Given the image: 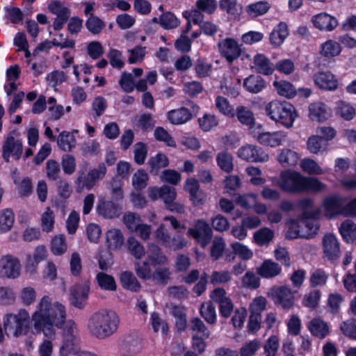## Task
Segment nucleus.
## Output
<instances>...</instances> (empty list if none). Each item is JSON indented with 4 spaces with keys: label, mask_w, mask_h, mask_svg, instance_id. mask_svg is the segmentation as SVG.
<instances>
[{
    "label": "nucleus",
    "mask_w": 356,
    "mask_h": 356,
    "mask_svg": "<svg viewBox=\"0 0 356 356\" xmlns=\"http://www.w3.org/2000/svg\"><path fill=\"white\" fill-rule=\"evenodd\" d=\"M66 318V307L48 295L38 300L31 315L35 333H42L49 339L56 338V328L63 326Z\"/></svg>",
    "instance_id": "obj_1"
},
{
    "label": "nucleus",
    "mask_w": 356,
    "mask_h": 356,
    "mask_svg": "<svg viewBox=\"0 0 356 356\" xmlns=\"http://www.w3.org/2000/svg\"><path fill=\"white\" fill-rule=\"evenodd\" d=\"M66 318V307L48 295L38 300L31 315L35 333H42L49 339L56 338V328L63 326Z\"/></svg>",
    "instance_id": "obj_2"
},
{
    "label": "nucleus",
    "mask_w": 356,
    "mask_h": 356,
    "mask_svg": "<svg viewBox=\"0 0 356 356\" xmlns=\"http://www.w3.org/2000/svg\"><path fill=\"white\" fill-rule=\"evenodd\" d=\"M120 318L113 310L101 309L90 317L89 332L98 339H106L115 333L119 327Z\"/></svg>",
    "instance_id": "obj_3"
},
{
    "label": "nucleus",
    "mask_w": 356,
    "mask_h": 356,
    "mask_svg": "<svg viewBox=\"0 0 356 356\" xmlns=\"http://www.w3.org/2000/svg\"><path fill=\"white\" fill-rule=\"evenodd\" d=\"M265 111L270 120L286 129L293 127L298 116L294 106L285 101L273 100L266 105Z\"/></svg>",
    "instance_id": "obj_4"
},
{
    "label": "nucleus",
    "mask_w": 356,
    "mask_h": 356,
    "mask_svg": "<svg viewBox=\"0 0 356 356\" xmlns=\"http://www.w3.org/2000/svg\"><path fill=\"white\" fill-rule=\"evenodd\" d=\"M30 314L25 309L17 313H10L3 318V327L8 337H19L28 334L30 328Z\"/></svg>",
    "instance_id": "obj_5"
},
{
    "label": "nucleus",
    "mask_w": 356,
    "mask_h": 356,
    "mask_svg": "<svg viewBox=\"0 0 356 356\" xmlns=\"http://www.w3.org/2000/svg\"><path fill=\"white\" fill-rule=\"evenodd\" d=\"M60 329H63V341L60 348V356H70L80 349L77 325L73 320L66 319Z\"/></svg>",
    "instance_id": "obj_6"
},
{
    "label": "nucleus",
    "mask_w": 356,
    "mask_h": 356,
    "mask_svg": "<svg viewBox=\"0 0 356 356\" xmlns=\"http://www.w3.org/2000/svg\"><path fill=\"white\" fill-rule=\"evenodd\" d=\"M106 172L107 168L104 163H101L97 167L90 170L86 176L81 172L75 181L76 192L81 193L84 188L92 189L98 181L105 177Z\"/></svg>",
    "instance_id": "obj_7"
},
{
    "label": "nucleus",
    "mask_w": 356,
    "mask_h": 356,
    "mask_svg": "<svg viewBox=\"0 0 356 356\" xmlns=\"http://www.w3.org/2000/svg\"><path fill=\"white\" fill-rule=\"evenodd\" d=\"M304 176L300 172L285 170L280 173L279 181L275 184L289 193L303 192Z\"/></svg>",
    "instance_id": "obj_8"
},
{
    "label": "nucleus",
    "mask_w": 356,
    "mask_h": 356,
    "mask_svg": "<svg viewBox=\"0 0 356 356\" xmlns=\"http://www.w3.org/2000/svg\"><path fill=\"white\" fill-rule=\"evenodd\" d=\"M22 266L19 259L11 254L0 258V278L15 280L21 275Z\"/></svg>",
    "instance_id": "obj_9"
},
{
    "label": "nucleus",
    "mask_w": 356,
    "mask_h": 356,
    "mask_svg": "<svg viewBox=\"0 0 356 356\" xmlns=\"http://www.w3.org/2000/svg\"><path fill=\"white\" fill-rule=\"evenodd\" d=\"M267 296L275 305H280L284 309H288L293 305V294L286 286H274L268 291Z\"/></svg>",
    "instance_id": "obj_10"
},
{
    "label": "nucleus",
    "mask_w": 356,
    "mask_h": 356,
    "mask_svg": "<svg viewBox=\"0 0 356 356\" xmlns=\"http://www.w3.org/2000/svg\"><path fill=\"white\" fill-rule=\"evenodd\" d=\"M48 10L56 15L53 21V27L56 31H59L63 28L64 24L70 17V12L65 3L54 0L51 1L47 6Z\"/></svg>",
    "instance_id": "obj_11"
},
{
    "label": "nucleus",
    "mask_w": 356,
    "mask_h": 356,
    "mask_svg": "<svg viewBox=\"0 0 356 356\" xmlns=\"http://www.w3.org/2000/svg\"><path fill=\"white\" fill-rule=\"evenodd\" d=\"M218 49L220 55L226 60L232 63L241 55V44L232 38H226L218 43Z\"/></svg>",
    "instance_id": "obj_12"
},
{
    "label": "nucleus",
    "mask_w": 356,
    "mask_h": 356,
    "mask_svg": "<svg viewBox=\"0 0 356 356\" xmlns=\"http://www.w3.org/2000/svg\"><path fill=\"white\" fill-rule=\"evenodd\" d=\"M237 156L242 160L251 162H266L269 159L268 154L262 149L253 145H245L237 151Z\"/></svg>",
    "instance_id": "obj_13"
},
{
    "label": "nucleus",
    "mask_w": 356,
    "mask_h": 356,
    "mask_svg": "<svg viewBox=\"0 0 356 356\" xmlns=\"http://www.w3.org/2000/svg\"><path fill=\"white\" fill-rule=\"evenodd\" d=\"M188 233L203 248L210 243L212 238V230L209 225L203 220H198L194 227L188 229Z\"/></svg>",
    "instance_id": "obj_14"
},
{
    "label": "nucleus",
    "mask_w": 356,
    "mask_h": 356,
    "mask_svg": "<svg viewBox=\"0 0 356 356\" xmlns=\"http://www.w3.org/2000/svg\"><path fill=\"white\" fill-rule=\"evenodd\" d=\"M22 143L10 134L2 145V156L6 162L10 161V157L18 160L22 154Z\"/></svg>",
    "instance_id": "obj_15"
},
{
    "label": "nucleus",
    "mask_w": 356,
    "mask_h": 356,
    "mask_svg": "<svg viewBox=\"0 0 356 356\" xmlns=\"http://www.w3.org/2000/svg\"><path fill=\"white\" fill-rule=\"evenodd\" d=\"M252 134L260 144L270 147L282 145L286 138V134L284 131L259 132L253 130Z\"/></svg>",
    "instance_id": "obj_16"
},
{
    "label": "nucleus",
    "mask_w": 356,
    "mask_h": 356,
    "mask_svg": "<svg viewBox=\"0 0 356 356\" xmlns=\"http://www.w3.org/2000/svg\"><path fill=\"white\" fill-rule=\"evenodd\" d=\"M344 198L340 196H329L322 203L321 209L327 218L342 216Z\"/></svg>",
    "instance_id": "obj_17"
},
{
    "label": "nucleus",
    "mask_w": 356,
    "mask_h": 356,
    "mask_svg": "<svg viewBox=\"0 0 356 356\" xmlns=\"http://www.w3.org/2000/svg\"><path fill=\"white\" fill-rule=\"evenodd\" d=\"M154 235L164 245L174 250L181 249L186 245V241L180 236L171 238L170 236L166 232L165 227L163 224L160 225L155 231Z\"/></svg>",
    "instance_id": "obj_18"
},
{
    "label": "nucleus",
    "mask_w": 356,
    "mask_h": 356,
    "mask_svg": "<svg viewBox=\"0 0 356 356\" xmlns=\"http://www.w3.org/2000/svg\"><path fill=\"white\" fill-rule=\"evenodd\" d=\"M90 291V283L85 281L73 286L70 291V303L73 306L81 308L88 298Z\"/></svg>",
    "instance_id": "obj_19"
},
{
    "label": "nucleus",
    "mask_w": 356,
    "mask_h": 356,
    "mask_svg": "<svg viewBox=\"0 0 356 356\" xmlns=\"http://www.w3.org/2000/svg\"><path fill=\"white\" fill-rule=\"evenodd\" d=\"M313 80L321 90L333 91L338 87V80L330 72H318L314 75Z\"/></svg>",
    "instance_id": "obj_20"
},
{
    "label": "nucleus",
    "mask_w": 356,
    "mask_h": 356,
    "mask_svg": "<svg viewBox=\"0 0 356 356\" xmlns=\"http://www.w3.org/2000/svg\"><path fill=\"white\" fill-rule=\"evenodd\" d=\"M323 250L325 256L329 260H335L339 257L340 246L335 235L326 234L322 240Z\"/></svg>",
    "instance_id": "obj_21"
},
{
    "label": "nucleus",
    "mask_w": 356,
    "mask_h": 356,
    "mask_svg": "<svg viewBox=\"0 0 356 356\" xmlns=\"http://www.w3.org/2000/svg\"><path fill=\"white\" fill-rule=\"evenodd\" d=\"M234 112L238 121L241 124L247 126L251 131L261 129V124H256L254 114L248 107L239 105L234 109Z\"/></svg>",
    "instance_id": "obj_22"
},
{
    "label": "nucleus",
    "mask_w": 356,
    "mask_h": 356,
    "mask_svg": "<svg viewBox=\"0 0 356 356\" xmlns=\"http://www.w3.org/2000/svg\"><path fill=\"white\" fill-rule=\"evenodd\" d=\"M312 22L315 28L321 31L330 32L338 26L337 19L325 13H321L312 17Z\"/></svg>",
    "instance_id": "obj_23"
},
{
    "label": "nucleus",
    "mask_w": 356,
    "mask_h": 356,
    "mask_svg": "<svg viewBox=\"0 0 356 356\" xmlns=\"http://www.w3.org/2000/svg\"><path fill=\"white\" fill-rule=\"evenodd\" d=\"M332 115L330 108L324 103L315 102L309 106V118L319 122L328 120Z\"/></svg>",
    "instance_id": "obj_24"
},
{
    "label": "nucleus",
    "mask_w": 356,
    "mask_h": 356,
    "mask_svg": "<svg viewBox=\"0 0 356 356\" xmlns=\"http://www.w3.org/2000/svg\"><path fill=\"white\" fill-rule=\"evenodd\" d=\"M250 67L258 73L265 75L271 74L274 70L273 64L262 54H257L254 56L252 63L250 64Z\"/></svg>",
    "instance_id": "obj_25"
},
{
    "label": "nucleus",
    "mask_w": 356,
    "mask_h": 356,
    "mask_svg": "<svg viewBox=\"0 0 356 356\" xmlns=\"http://www.w3.org/2000/svg\"><path fill=\"white\" fill-rule=\"evenodd\" d=\"M310 333L321 339H325L330 334V326L327 322L320 318L312 319L307 324Z\"/></svg>",
    "instance_id": "obj_26"
},
{
    "label": "nucleus",
    "mask_w": 356,
    "mask_h": 356,
    "mask_svg": "<svg viewBox=\"0 0 356 356\" xmlns=\"http://www.w3.org/2000/svg\"><path fill=\"white\" fill-rule=\"evenodd\" d=\"M256 271L261 277L270 279L279 275L282 272V268L278 264L266 259L256 268Z\"/></svg>",
    "instance_id": "obj_27"
},
{
    "label": "nucleus",
    "mask_w": 356,
    "mask_h": 356,
    "mask_svg": "<svg viewBox=\"0 0 356 356\" xmlns=\"http://www.w3.org/2000/svg\"><path fill=\"white\" fill-rule=\"evenodd\" d=\"M97 211L105 218H114L120 216L122 207L111 201H103L98 204Z\"/></svg>",
    "instance_id": "obj_28"
},
{
    "label": "nucleus",
    "mask_w": 356,
    "mask_h": 356,
    "mask_svg": "<svg viewBox=\"0 0 356 356\" xmlns=\"http://www.w3.org/2000/svg\"><path fill=\"white\" fill-rule=\"evenodd\" d=\"M342 51L341 44L333 40H327L320 45L319 53L326 58L338 56Z\"/></svg>",
    "instance_id": "obj_29"
},
{
    "label": "nucleus",
    "mask_w": 356,
    "mask_h": 356,
    "mask_svg": "<svg viewBox=\"0 0 356 356\" xmlns=\"http://www.w3.org/2000/svg\"><path fill=\"white\" fill-rule=\"evenodd\" d=\"M106 243L110 250H119L124 244V236L118 229H111L106 233Z\"/></svg>",
    "instance_id": "obj_30"
},
{
    "label": "nucleus",
    "mask_w": 356,
    "mask_h": 356,
    "mask_svg": "<svg viewBox=\"0 0 356 356\" xmlns=\"http://www.w3.org/2000/svg\"><path fill=\"white\" fill-rule=\"evenodd\" d=\"M58 147L65 152H70L76 145V139L73 132L63 131L57 138Z\"/></svg>",
    "instance_id": "obj_31"
},
{
    "label": "nucleus",
    "mask_w": 356,
    "mask_h": 356,
    "mask_svg": "<svg viewBox=\"0 0 356 356\" xmlns=\"http://www.w3.org/2000/svg\"><path fill=\"white\" fill-rule=\"evenodd\" d=\"M289 35L287 25L284 22H280L274 28L270 35V43L275 46H280Z\"/></svg>",
    "instance_id": "obj_32"
},
{
    "label": "nucleus",
    "mask_w": 356,
    "mask_h": 356,
    "mask_svg": "<svg viewBox=\"0 0 356 356\" xmlns=\"http://www.w3.org/2000/svg\"><path fill=\"white\" fill-rule=\"evenodd\" d=\"M168 118L173 124H182L191 120V113L188 109L181 107L169 111Z\"/></svg>",
    "instance_id": "obj_33"
},
{
    "label": "nucleus",
    "mask_w": 356,
    "mask_h": 356,
    "mask_svg": "<svg viewBox=\"0 0 356 356\" xmlns=\"http://www.w3.org/2000/svg\"><path fill=\"white\" fill-rule=\"evenodd\" d=\"M287 232L286 237L289 239L302 238V236H308L309 233L302 231V217L298 220H290L287 222Z\"/></svg>",
    "instance_id": "obj_34"
},
{
    "label": "nucleus",
    "mask_w": 356,
    "mask_h": 356,
    "mask_svg": "<svg viewBox=\"0 0 356 356\" xmlns=\"http://www.w3.org/2000/svg\"><path fill=\"white\" fill-rule=\"evenodd\" d=\"M274 232L268 227H262L253 234L252 241L259 246L268 245L274 238Z\"/></svg>",
    "instance_id": "obj_35"
},
{
    "label": "nucleus",
    "mask_w": 356,
    "mask_h": 356,
    "mask_svg": "<svg viewBox=\"0 0 356 356\" xmlns=\"http://www.w3.org/2000/svg\"><path fill=\"white\" fill-rule=\"evenodd\" d=\"M120 281L122 286L132 292L140 291L141 286L133 273L124 271L120 274Z\"/></svg>",
    "instance_id": "obj_36"
},
{
    "label": "nucleus",
    "mask_w": 356,
    "mask_h": 356,
    "mask_svg": "<svg viewBox=\"0 0 356 356\" xmlns=\"http://www.w3.org/2000/svg\"><path fill=\"white\" fill-rule=\"evenodd\" d=\"M15 222V214L10 209L0 211V234L8 232Z\"/></svg>",
    "instance_id": "obj_37"
},
{
    "label": "nucleus",
    "mask_w": 356,
    "mask_h": 356,
    "mask_svg": "<svg viewBox=\"0 0 356 356\" xmlns=\"http://www.w3.org/2000/svg\"><path fill=\"white\" fill-rule=\"evenodd\" d=\"M244 88L250 92L258 93L266 86L264 79L257 75H252L244 80Z\"/></svg>",
    "instance_id": "obj_38"
},
{
    "label": "nucleus",
    "mask_w": 356,
    "mask_h": 356,
    "mask_svg": "<svg viewBox=\"0 0 356 356\" xmlns=\"http://www.w3.org/2000/svg\"><path fill=\"white\" fill-rule=\"evenodd\" d=\"M300 159L297 152L289 149H283L277 156L278 161L284 167L296 165Z\"/></svg>",
    "instance_id": "obj_39"
},
{
    "label": "nucleus",
    "mask_w": 356,
    "mask_h": 356,
    "mask_svg": "<svg viewBox=\"0 0 356 356\" xmlns=\"http://www.w3.org/2000/svg\"><path fill=\"white\" fill-rule=\"evenodd\" d=\"M307 149L311 154H319L327 149V144L321 137L312 135L307 139Z\"/></svg>",
    "instance_id": "obj_40"
},
{
    "label": "nucleus",
    "mask_w": 356,
    "mask_h": 356,
    "mask_svg": "<svg viewBox=\"0 0 356 356\" xmlns=\"http://www.w3.org/2000/svg\"><path fill=\"white\" fill-rule=\"evenodd\" d=\"M339 232L346 241L352 242L356 239V224L350 220H346L341 223Z\"/></svg>",
    "instance_id": "obj_41"
},
{
    "label": "nucleus",
    "mask_w": 356,
    "mask_h": 356,
    "mask_svg": "<svg viewBox=\"0 0 356 356\" xmlns=\"http://www.w3.org/2000/svg\"><path fill=\"white\" fill-rule=\"evenodd\" d=\"M98 286L104 291H114L117 289V284L114 277L104 273H98L96 275Z\"/></svg>",
    "instance_id": "obj_42"
},
{
    "label": "nucleus",
    "mask_w": 356,
    "mask_h": 356,
    "mask_svg": "<svg viewBox=\"0 0 356 356\" xmlns=\"http://www.w3.org/2000/svg\"><path fill=\"white\" fill-rule=\"evenodd\" d=\"M273 86L280 96L292 98L297 94V91L293 86L286 81H274Z\"/></svg>",
    "instance_id": "obj_43"
},
{
    "label": "nucleus",
    "mask_w": 356,
    "mask_h": 356,
    "mask_svg": "<svg viewBox=\"0 0 356 356\" xmlns=\"http://www.w3.org/2000/svg\"><path fill=\"white\" fill-rule=\"evenodd\" d=\"M149 175L144 169L136 170L131 178V184L134 189L141 191L148 184Z\"/></svg>",
    "instance_id": "obj_44"
},
{
    "label": "nucleus",
    "mask_w": 356,
    "mask_h": 356,
    "mask_svg": "<svg viewBox=\"0 0 356 356\" xmlns=\"http://www.w3.org/2000/svg\"><path fill=\"white\" fill-rule=\"evenodd\" d=\"M328 278L329 274L326 271L316 268L310 273L309 283L312 287L323 286L327 284Z\"/></svg>",
    "instance_id": "obj_45"
},
{
    "label": "nucleus",
    "mask_w": 356,
    "mask_h": 356,
    "mask_svg": "<svg viewBox=\"0 0 356 356\" xmlns=\"http://www.w3.org/2000/svg\"><path fill=\"white\" fill-rule=\"evenodd\" d=\"M300 165L302 170L309 175H320L324 173V170L317 162L310 158L301 160Z\"/></svg>",
    "instance_id": "obj_46"
},
{
    "label": "nucleus",
    "mask_w": 356,
    "mask_h": 356,
    "mask_svg": "<svg viewBox=\"0 0 356 356\" xmlns=\"http://www.w3.org/2000/svg\"><path fill=\"white\" fill-rule=\"evenodd\" d=\"M215 106L218 111L222 115L231 118L235 117L234 108L225 97L222 96L216 97L215 99Z\"/></svg>",
    "instance_id": "obj_47"
},
{
    "label": "nucleus",
    "mask_w": 356,
    "mask_h": 356,
    "mask_svg": "<svg viewBox=\"0 0 356 356\" xmlns=\"http://www.w3.org/2000/svg\"><path fill=\"white\" fill-rule=\"evenodd\" d=\"M336 113L346 120H351L355 115V108L350 104L344 101L337 103Z\"/></svg>",
    "instance_id": "obj_48"
},
{
    "label": "nucleus",
    "mask_w": 356,
    "mask_h": 356,
    "mask_svg": "<svg viewBox=\"0 0 356 356\" xmlns=\"http://www.w3.org/2000/svg\"><path fill=\"white\" fill-rule=\"evenodd\" d=\"M270 5L267 1H258L249 4L245 10L251 17H257L263 15L268 12Z\"/></svg>",
    "instance_id": "obj_49"
},
{
    "label": "nucleus",
    "mask_w": 356,
    "mask_h": 356,
    "mask_svg": "<svg viewBox=\"0 0 356 356\" xmlns=\"http://www.w3.org/2000/svg\"><path fill=\"white\" fill-rule=\"evenodd\" d=\"M36 298V290L30 286L23 287L19 293V300L24 306L33 305L35 302Z\"/></svg>",
    "instance_id": "obj_50"
},
{
    "label": "nucleus",
    "mask_w": 356,
    "mask_h": 356,
    "mask_svg": "<svg viewBox=\"0 0 356 356\" xmlns=\"http://www.w3.org/2000/svg\"><path fill=\"white\" fill-rule=\"evenodd\" d=\"M54 212L49 207H47L41 216L42 229L45 232H52L54 229Z\"/></svg>",
    "instance_id": "obj_51"
},
{
    "label": "nucleus",
    "mask_w": 356,
    "mask_h": 356,
    "mask_svg": "<svg viewBox=\"0 0 356 356\" xmlns=\"http://www.w3.org/2000/svg\"><path fill=\"white\" fill-rule=\"evenodd\" d=\"M216 161L219 168L226 172H230L234 168L232 156L227 152H219Z\"/></svg>",
    "instance_id": "obj_52"
},
{
    "label": "nucleus",
    "mask_w": 356,
    "mask_h": 356,
    "mask_svg": "<svg viewBox=\"0 0 356 356\" xmlns=\"http://www.w3.org/2000/svg\"><path fill=\"white\" fill-rule=\"evenodd\" d=\"M200 312L201 316L208 323H216L217 320V315L215 307L212 305L211 302H207L202 304Z\"/></svg>",
    "instance_id": "obj_53"
},
{
    "label": "nucleus",
    "mask_w": 356,
    "mask_h": 356,
    "mask_svg": "<svg viewBox=\"0 0 356 356\" xmlns=\"http://www.w3.org/2000/svg\"><path fill=\"white\" fill-rule=\"evenodd\" d=\"M298 206L304 211L302 218H316L320 213L318 209H314L313 200L310 198H304L299 201Z\"/></svg>",
    "instance_id": "obj_54"
},
{
    "label": "nucleus",
    "mask_w": 356,
    "mask_h": 356,
    "mask_svg": "<svg viewBox=\"0 0 356 356\" xmlns=\"http://www.w3.org/2000/svg\"><path fill=\"white\" fill-rule=\"evenodd\" d=\"M230 246L233 252L238 255L242 260H250L253 257L252 250L241 243L234 242L230 245Z\"/></svg>",
    "instance_id": "obj_55"
},
{
    "label": "nucleus",
    "mask_w": 356,
    "mask_h": 356,
    "mask_svg": "<svg viewBox=\"0 0 356 356\" xmlns=\"http://www.w3.org/2000/svg\"><path fill=\"white\" fill-rule=\"evenodd\" d=\"M240 83L241 81L238 79H236V81L233 82L231 80L225 78L221 82L220 87L224 93L233 97H236L239 94Z\"/></svg>",
    "instance_id": "obj_56"
},
{
    "label": "nucleus",
    "mask_w": 356,
    "mask_h": 356,
    "mask_svg": "<svg viewBox=\"0 0 356 356\" xmlns=\"http://www.w3.org/2000/svg\"><path fill=\"white\" fill-rule=\"evenodd\" d=\"M267 302L265 297L256 296L249 305L250 314L261 316V313L266 309Z\"/></svg>",
    "instance_id": "obj_57"
},
{
    "label": "nucleus",
    "mask_w": 356,
    "mask_h": 356,
    "mask_svg": "<svg viewBox=\"0 0 356 356\" xmlns=\"http://www.w3.org/2000/svg\"><path fill=\"white\" fill-rule=\"evenodd\" d=\"M171 314L176 318V326L179 331L184 330L186 327V315L184 307L172 306Z\"/></svg>",
    "instance_id": "obj_58"
},
{
    "label": "nucleus",
    "mask_w": 356,
    "mask_h": 356,
    "mask_svg": "<svg viewBox=\"0 0 356 356\" xmlns=\"http://www.w3.org/2000/svg\"><path fill=\"white\" fill-rule=\"evenodd\" d=\"M321 293L318 289L310 291L306 293L302 299V305L310 309H315L320 302Z\"/></svg>",
    "instance_id": "obj_59"
},
{
    "label": "nucleus",
    "mask_w": 356,
    "mask_h": 356,
    "mask_svg": "<svg viewBox=\"0 0 356 356\" xmlns=\"http://www.w3.org/2000/svg\"><path fill=\"white\" fill-rule=\"evenodd\" d=\"M86 26L88 31L96 35L102 31L105 27V24L97 16L90 15L86 22Z\"/></svg>",
    "instance_id": "obj_60"
},
{
    "label": "nucleus",
    "mask_w": 356,
    "mask_h": 356,
    "mask_svg": "<svg viewBox=\"0 0 356 356\" xmlns=\"http://www.w3.org/2000/svg\"><path fill=\"white\" fill-rule=\"evenodd\" d=\"M303 191H311L321 192L325 189L326 185L315 177H304Z\"/></svg>",
    "instance_id": "obj_61"
},
{
    "label": "nucleus",
    "mask_w": 356,
    "mask_h": 356,
    "mask_svg": "<svg viewBox=\"0 0 356 356\" xmlns=\"http://www.w3.org/2000/svg\"><path fill=\"white\" fill-rule=\"evenodd\" d=\"M151 171H157L161 168H165L169 164L168 157L161 153H159L149 159L148 161Z\"/></svg>",
    "instance_id": "obj_62"
},
{
    "label": "nucleus",
    "mask_w": 356,
    "mask_h": 356,
    "mask_svg": "<svg viewBox=\"0 0 356 356\" xmlns=\"http://www.w3.org/2000/svg\"><path fill=\"white\" fill-rule=\"evenodd\" d=\"M232 274L229 270H215L210 276L212 284H224L232 280Z\"/></svg>",
    "instance_id": "obj_63"
},
{
    "label": "nucleus",
    "mask_w": 356,
    "mask_h": 356,
    "mask_svg": "<svg viewBox=\"0 0 356 356\" xmlns=\"http://www.w3.org/2000/svg\"><path fill=\"white\" fill-rule=\"evenodd\" d=\"M280 347V341L276 335L270 336L264 345L266 356H276Z\"/></svg>",
    "instance_id": "obj_64"
}]
</instances>
